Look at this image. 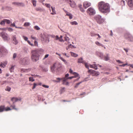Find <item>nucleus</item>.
Segmentation results:
<instances>
[{
    "mask_svg": "<svg viewBox=\"0 0 133 133\" xmlns=\"http://www.w3.org/2000/svg\"><path fill=\"white\" fill-rule=\"evenodd\" d=\"M84 62L83 60V59L82 58H78V63H82L83 64Z\"/></svg>",
    "mask_w": 133,
    "mask_h": 133,
    "instance_id": "412c9836",
    "label": "nucleus"
},
{
    "mask_svg": "<svg viewBox=\"0 0 133 133\" xmlns=\"http://www.w3.org/2000/svg\"><path fill=\"white\" fill-rule=\"evenodd\" d=\"M64 40L65 41H68V40L69 39V38L67 37H64Z\"/></svg>",
    "mask_w": 133,
    "mask_h": 133,
    "instance_id": "052dcab7",
    "label": "nucleus"
},
{
    "mask_svg": "<svg viewBox=\"0 0 133 133\" xmlns=\"http://www.w3.org/2000/svg\"><path fill=\"white\" fill-rule=\"evenodd\" d=\"M49 56V55L48 54L46 55H45L44 57V58H43V59H44L47 58Z\"/></svg>",
    "mask_w": 133,
    "mask_h": 133,
    "instance_id": "13d9d810",
    "label": "nucleus"
},
{
    "mask_svg": "<svg viewBox=\"0 0 133 133\" xmlns=\"http://www.w3.org/2000/svg\"><path fill=\"white\" fill-rule=\"evenodd\" d=\"M0 36L2 37L5 40H8L9 39L7 34L4 32L0 33Z\"/></svg>",
    "mask_w": 133,
    "mask_h": 133,
    "instance_id": "6e6552de",
    "label": "nucleus"
},
{
    "mask_svg": "<svg viewBox=\"0 0 133 133\" xmlns=\"http://www.w3.org/2000/svg\"><path fill=\"white\" fill-rule=\"evenodd\" d=\"M20 62L23 65H27L29 63V59L27 58H25L21 59Z\"/></svg>",
    "mask_w": 133,
    "mask_h": 133,
    "instance_id": "423d86ee",
    "label": "nucleus"
},
{
    "mask_svg": "<svg viewBox=\"0 0 133 133\" xmlns=\"http://www.w3.org/2000/svg\"><path fill=\"white\" fill-rule=\"evenodd\" d=\"M70 53L71 54V55L72 56L74 57H76L78 55L72 52H71Z\"/></svg>",
    "mask_w": 133,
    "mask_h": 133,
    "instance_id": "bb28decb",
    "label": "nucleus"
},
{
    "mask_svg": "<svg viewBox=\"0 0 133 133\" xmlns=\"http://www.w3.org/2000/svg\"><path fill=\"white\" fill-rule=\"evenodd\" d=\"M8 53L7 50L3 47H1L0 49V57L5 55Z\"/></svg>",
    "mask_w": 133,
    "mask_h": 133,
    "instance_id": "0eeeda50",
    "label": "nucleus"
},
{
    "mask_svg": "<svg viewBox=\"0 0 133 133\" xmlns=\"http://www.w3.org/2000/svg\"><path fill=\"white\" fill-rule=\"evenodd\" d=\"M10 107L12 108V109H13L17 110V109L15 108V105H11L10 106Z\"/></svg>",
    "mask_w": 133,
    "mask_h": 133,
    "instance_id": "864d4df0",
    "label": "nucleus"
},
{
    "mask_svg": "<svg viewBox=\"0 0 133 133\" xmlns=\"http://www.w3.org/2000/svg\"><path fill=\"white\" fill-rule=\"evenodd\" d=\"M82 82H80L78 83H77V84H76V85L75 86V88H77L78 86V85L80 84Z\"/></svg>",
    "mask_w": 133,
    "mask_h": 133,
    "instance_id": "3c124183",
    "label": "nucleus"
},
{
    "mask_svg": "<svg viewBox=\"0 0 133 133\" xmlns=\"http://www.w3.org/2000/svg\"><path fill=\"white\" fill-rule=\"evenodd\" d=\"M41 40L42 41L44 42H49V38L48 36L45 35H43L41 38Z\"/></svg>",
    "mask_w": 133,
    "mask_h": 133,
    "instance_id": "9b49d317",
    "label": "nucleus"
},
{
    "mask_svg": "<svg viewBox=\"0 0 133 133\" xmlns=\"http://www.w3.org/2000/svg\"><path fill=\"white\" fill-rule=\"evenodd\" d=\"M88 72L90 73H92L93 74V75L97 76L99 75V72H97L92 70H89Z\"/></svg>",
    "mask_w": 133,
    "mask_h": 133,
    "instance_id": "f8f14e48",
    "label": "nucleus"
},
{
    "mask_svg": "<svg viewBox=\"0 0 133 133\" xmlns=\"http://www.w3.org/2000/svg\"><path fill=\"white\" fill-rule=\"evenodd\" d=\"M18 100V99L16 97H13L11 99V101L14 103L16 102Z\"/></svg>",
    "mask_w": 133,
    "mask_h": 133,
    "instance_id": "4be33fe9",
    "label": "nucleus"
},
{
    "mask_svg": "<svg viewBox=\"0 0 133 133\" xmlns=\"http://www.w3.org/2000/svg\"><path fill=\"white\" fill-rule=\"evenodd\" d=\"M70 23L72 25H76L78 24L77 23L76 21H74L72 22H71Z\"/></svg>",
    "mask_w": 133,
    "mask_h": 133,
    "instance_id": "58836bf2",
    "label": "nucleus"
},
{
    "mask_svg": "<svg viewBox=\"0 0 133 133\" xmlns=\"http://www.w3.org/2000/svg\"><path fill=\"white\" fill-rule=\"evenodd\" d=\"M95 44L98 46H103V45L102 44L99 43L97 41L95 42Z\"/></svg>",
    "mask_w": 133,
    "mask_h": 133,
    "instance_id": "b1692460",
    "label": "nucleus"
},
{
    "mask_svg": "<svg viewBox=\"0 0 133 133\" xmlns=\"http://www.w3.org/2000/svg\"><path fill=\"white\" fill-rule=\"evenodd\" d=\"M13 42L14 44L16 45L18 43V41L16 39V37L15 36H13L12 37Z\"/></svg>",
    "mask_w": 133,
    "mask_h": 133,
    "instance_id": "f3484780",
    "label": "nucleus"
},
{
    "mask_svg": "<svg viewBox=\"0 0 133 133\" xmlns=\"http://www.w3.org/2000/svg\"><path fill=\"white\" fill-rule=\"evenodd\" d=\"M68 79L67 78L65 77H63L62 78V81L63 82H66V81Z\"/></svg>",
    "mask_w": 133,
    "mask_h": 133,
    "instance_id": "c85d7f7f",
    "label": "nucleus"
},
{
    "mask_svg": "<svg viewBox=\"0 0 133 133\" xmlns=\"http://www.w3.org/2000/svg\"><path fill=\"white\" fill-rule=\"evenodd\" d=\"M87 12L89 15H93L95 13V10L91 7L90 8L88 9Z\"/></svg>",
    "mask_w": 133,
    "mask_h": 133,
    "instance_id": "1a4fd4ad",
    "label": "nucleus"
},
{
    "mask_svg": "<svg viewBox=\"0 0 133 133\" xmlns=\"http://www.w3.org/2000/svg\"><path fill=\"white\" fill-rule=\"evenodd\" d=\"M98 7L99 11L105 14L110 11V6L109 4L104 2H99L98 3Z\"/></svg>",
    "mask_w": 133,
    "mask_h": 133,
    "instance_id": "f257e3e1",
    "label": "nucleus"
},
{
    "mask_svg": "<svg viewBox=\"0 0 133 133\" xmlns=\"http://www.w3.org/2000/svg\"><path fill=\"white\" fill-rule=\"evenodd\" d=\"M11 109L10 108L8 107L6 108L5 107V111H8L11 110Z\"/></svg>",
    "mask_w": 133,
    "mask_h": 133,
    "instance_id": "c03bdc74",
    "label": "nucleus"
},
{
    "mask_svg": "<svg viewBox=\"0 0 133 133\" xmlns=\"http://www.w3.org/2000/svg\"><path fill=\"white\" fill-rule=\"evenodd\" d=\"M5 23V22L4 19L0 23V24L1 25H4Z\"/></svg>",
    "mask_w": 133,
    "mask_h": 133,
    "instance_id": "de8ad7c7",
    "label": "nucleus"
},
{
    "mask_svg": "<svg viewBox=\"0 0 133 133\" xmlns=\"http://www.w3.org/2000/svg\"><path fill=\"white\" fill-rule=\"evenodd\" d=\"M89 66L90 68H94L95 70H97V65L96 64L90 65Z\"/></svg>",
    "mask_w": 133,
    "mask_h": 133,
    "instance_id": "a211bd4d",
    "label": "nucleus"
},
{
    "mask_svg": "<svg viewBox=\"0 0 133 133\" xmlns=\"http://www.w3.org/2000/svg\"><path fill=\"white\" fill-rule=\"evenodd\" d=\"M43 52L42 49H38L31 51V59L33 62H36L39 59V55Z\"/></svg>",
    "mask_w": 133,
    "mask_h": 133,
    "instance_id": "f03ea898",
    "label": "nucleus"
},
{
    "mask_svg": "<svg viewBox=\"0 0 133 133\" xmlns=\"http://www.w3.org/2000/svg\"><path fill=\"white\" fill-rule=\"evenodd\" d=\"M95 19L99 24H101L104 22V20L102 18L101 16L98 15L94 17Z\"/></svg>",
    "mask_w": 133,
    "mask_h": 133,
    "instance_id": "39448f33",
    "label": "nucleus"
},
{
    "mask_svg": "<svg viewBox=\"0 0 133 133\" xmlns=\"http://www.w3.org/2000/svg\"><path fill=\"white\" fill-rule=\"evenodd\" d=\"M35 10L37 11H39L41 12L43 11V10L40 7H38L36 8Z\"/></svg>",
    "mask_w": 133,
    "mask_h": 133,
    "instance_id": "a878e982",
    "label": "nucleus"
},
{
    "mask_svg": "<svg viewBox=\"0 0 133 133\" xmlns=\"http://www.w3.org/2000/svg\"><path fill=\"white\" fill-rule=\"evenodd\" d=\"M30 25V24L29 22H25L24 23V26L25 27L28 26H29Z\"/></svg>",
    "mask_w": 133,
    "mask_h": 133,
    "instance_id": "7c9ffc66",
    "label": "nucleus"
},
{
    "mask_svg": "<svg viewBox=\"0 0 133 133\" xmlns=\"http://www.w3.org/2000/svg\"><path fill=\"white\" fill-rule=\"evenodd\" d=\"M14 66H13L12 65L11 66V67L10 68V72H13L14 70Z\"/></svg>",
    "mask_w": 133,
    "mask_h": 133,
    "instance_id": "c756f323",
    "label": "nucleus"
},
{
    "mask_svg": "<svg viewBox=\"0 0 133 133\" xmlns=\"http://www.w3.org/2000/svg\"><path fill=\"white\" fill-rule=\"evenodd\" d=\"M60 58L61 59L62 61H63L65 64H67V61L64 59L62 57H60Z\"/></svg>",
    "mask_w": 133,
    "mask_h": 133,
    "instance_id": "72a5a7b5",
    "label": "nucleus"
},
{
    "mask_svg": "<svg viewBox=\"0 0 133 133\" xmlns=\"http://www.w3.org/2000/svg\"><path fill=\"white\" fill-rule=\"evenodd\" d=\"M31 38L33 39H34V40L36 39V37H35L33 36H31Z\"/></svg>",
    "mask_w": 133,
    "mask_h": 133,
    "instance_id": "774afa93",
    "label": "nucleus"
},
{
    "mask_svg": "<svg viewBox=\"0 0 133 133\" xmlns=\"http://www.w3.org/2000/svg\"><path fill=\"white\" fill-rule=\"evenodd\" d=\"M64 11L65 13H66V15L69 16V18L70 19H72V15L71 14L68 12L66 11Z\"/></svg>",
    "mask_w": 133,
    "mask_h": 133,
    "instance_id": "6ab92c4d",
    "label": "nucleus"
},
{
    "mask_svg": "<svg viewBox=\"0 0 133 133\" xmlns=\"http://www.w3.org/2000/svg\"><path fill=\"white\" fill-rule=\"evenodd\" d=\"M73 74L74 75V76L75 78L77 77H79V75L76 72H74L73 73Z\"/></svg>",
    "mask_w": 133,
    "mask_h": 133,
    "instance_id": "cd10ccee",
    "label": "nucleus"
},
{
    "mask_svg": "<svg viewBox=\"0 0 133 133\" xmlns=\"http://www.w3.org/2000/svg\"><path fill=\"white\" fill-rule=\"evenodd\" d=\"M69 83L68 82H63V84L66 85H68L69 84Z\"/></svg>",
    "mask_w": 133,
    "mask_h": 133,
    "instance_id": "49530a36",
    "label": "nucleus"
},
{
    "mask_svg": "<svg viewBox=\"0 0 133 133\" xmlns=\"http://www.w3.org/2000/svg\"><path fill=\"white\" fill-rule=\"evenodd\" d=\"M62 68V64L58 63H54L50 67L51 71L53 72H54L55 71H59L61 70Z\"/></svg>",
    "mask_w": 133,
    "mask_h": 133,
    "instance_id": "7ed1b4c3",
    "label": "nucleus"
},
{
    "mask_svg": "<svg viewBox=\"0 0 133 133\" xmlns=\"http://www.w3.org/2000/svg\"><path fill=\"white\" fill-rule=\"evenodd\" d=\"M5 66V65L3 63H1L0 64V67H1L4 68Z\"/></svg>",
    "mask_w": 133,
    "mask_h": 133,
    "instance_id": "f704fd0d",
    "label": "nucleus"
},
{
    "mask_svg": "<svg viewBox=\"0 0 133 133\" xmlns=\"http://www.w3.org/2000/svg\"><path fill=\"white\" fill-rule=\"evenodd\" d=\"M31 2L32 3L34 6L35 7L36 5V1L35 0H32L31 1Z\"/></svg>",
    "mask_w": 133,
    "mask_h": 133,
    "instance_id": "393cba45",
    "label": "nucleus"
},
{
    "mask_svg": "<svg viewBox=\"0 0 133 133\" xmlns=\"http://www.w3.org/2000/svg\"><path fill=\"white\" fill-rule=\"evenodd\" d=\"M5 110V107L3 105H1L0 106V112H2Z\"/></svg>",
    "mask_w": 133,
    "mask_h": 133,
    "instance_id": "5701e85b",
    "label": "nucleus"
},
{
    "mask_svg": "<svg viewBox=\"0 0 133 133\" xmlns=\"http://www.w3.org/2000/svg\"><path fill=\"white\" fill-rule=\"evenodd\" d=\"M11 25L12 26H15L16 28H19V29H22V27H17L16 26H15V23H14V22L13 23V24H11Z\"/></svg>",
    "mask_w": 133,
    "mask_h": 133,
    "instance_id": "c9c22d12",
    "label": "nucleus"
},
{
    "mask_svg": "<svg viewBox=\"0 0 133 133\" xmlns=\"http://www.w3.org/2000/svg\"><path fill=\"white\" fill-rule=\"evenodd\" d=\"M34 44L35 46H37L38 45V43L36 41H35L34 42Z\"/></svg>",
    "mask_w": 133,
    "mask_h": 133,
    "instance_id": "bf43d9fd",
    "label": "nucleus"
},
{
    "mask_svg": "<svg viewBox=\"0 0 133 133\" xmlns=\"http://www.w3.org/2000/svg\"><path fill=\"white\" fill-rule=\"evenodd\" d=\"M83 64H85V66L88 69H89V66L87 63L84 62Z\"/></svg>",
    "mask_w": 133,
    "mask_h": 133,
    "instance_id": "4c0bfd02",
    "label": "nucleus"
},
{
    "mask_svg": "<svg viewBox=\"0 0 133 133\" xmlns=\"http://www.w3.org/2000/svg\"><path fill=\"white\" fill-rule=\"evenodd\" d=\"M66 2L68 3L70 6L72 8L75 7L76 5L75 2L72 0H65Z\"/></svg>",
    "mask_w": 133,
    "mask_h": 133,
    "instance_id": "9d476101",
    "label": "nucleus"
},
{
    "mask_svg": "<svg viewBox=\"0 0 133 133\" xmlns=\"http://www.w3.org/2000/svg\"><path fill=\"white\" fill-rule=\"evenodd\" d=\"M61 80H62V78H56V80L55 81V82H59Z\"/></svg>",
    "mask_w": 133,
    "mask_h": 133,
    "instance_id": "2f4dec72",
    "label": "nucleus"
},
{
    "mask_svg": "<svg viewBox=\"0 0 133 133\" xmlns=\"http://www.w3.org/2000/svg\"><path fill=\"white\" fill-rule=\"evenodd\" d=\"M104 59L106 61H107L109 59V58L108 56V55L107 54V56L104 57Z\"/></svg>",
    "mask_w": 133,
    "mask_h": 133,
    "instance_id": "473e14b6",
    "label": "nucleus"
},
{
    "mask_svg": "<svg viewBox=\"0 0 133 133\" xmlns=\"http://www.w3.org/2000/svg\"><path fill=\"white\" fill-rule=\"evenodd\" d=\"M128 4L130 7H133V0H128Z\"/></svg>",
    "mask_w": 133,
    "mask_h": 133,
    "instance_id": "2eb2a0df",
    "label": "nucleus"
},
{
    "mask_svg": "<svg viewBox=\"0 0 133 133\" xmlns=\"http://www.w3.org/2000/svg\"><path fill=\"white\" fill-rule=\"evenodd\" d=\"M45 5L46 7L48 8H50V6H51V5H50V4H47V3L45 4Z\"/></svg>",
    "mask_w": 133,
    "mask_h": 133,
    "instance_id": "a19ab883",
    "label": "nucleus"
},
{
    "mask_svg": "<svg viewBox=\"0 0 133 133\" xmlns=\"http://www.w3.org/2000/svg\"><path fill=\"white\" fill-rule=\"evenodd\" d=\"M5 23H6L8 24H9L10 23V20L6 19H4Z\"/></svg>",
    "mask_w": 133,
    "mask_h": 133,
    "instance_id": "e433bc0d",
    "label": "nucleus"
},
{
    "mask_svg": "<svg viewBox=\"0 0 133 133\" xmlns=\"http://www.w3.org/2000/svg\"><path fill=\"white\" fill-rule=\"evenodd\" d=\"M33 85L34 86L32 88L33 89H34L36 88V86L37 85V84L36 83H34L33 84Z\"/></svg>",
    "mask_w": 133,
    "mask_h": 133,
    "instance_id": "603ef678",
    "label": "nucleus"
},
{
    "mask_svg": "<svg viewBox=\"0 0 133 133\" xmlns=\"http://www.w3.org/2000/svg\"><path fill=\"white\" fill-rule=\"evenodd\" d=\"M91 5L90 3L87 1H85L84 2L83 6L85 9H86Z\"/></svg>",
    "mask_w": 133,
    "mask_h": 133,
    "instance_id": "ddd939ff",
    "label": "nucleus"
},
{
    "mask_svg": "<svg viewBox=\"0 0 133 133\" xmlns=\"http://www.w3.org/2000/svg\"><path fill=\"white\" fill-rule=\"evenodd\" d=\"M12 4L18 6L23 7L24 6V4L22 3L13 2L12 3Z\"/></svg>",
    "mask_w": 133,
    "mask_h": 133,
    "instance_id": "4468645a",
    "label": "nucleus"
},
{
    "mask_svg": "<svg viewBox=\"0 0 133 133\" xmlns=\"http://www.w3.org/2000/svg\"><path fill=\"white\" fill-rule=\"evenodd\" d=\"M80 9L81 11L82 12H84L85 11L83 8H81Z\"/></svg>",
    "mask_w": 133,
    "mask_h": 133,
    "instance_id": "680f3d73",
    "label": "nucleus"
},
{
    "mask_svg": "<svg viewBox=\"0 0 133 133\" xmlns=\"http://www.w3.org/2000/svg\"><path fill=\"white\" fill-rule=\"evenodd\" d=\"M27 42L29 44L31 45V46H33L34 45L33 44H31L29 41H27Z\"/></svg>",
    "mask_w": 133,
    "mask_h": 133,
    "instance_id": "4d7b16f0",
    "label": "nucleus"
},
{
    "mask_svg": "<svg viewBox=\"0 0 133 133\" xmlns=\"http://www.w3.org/2000/svg\"><path fill=\"white\" fill-rule=\"evenodd\" d=\"M34 28L35 29L37 30H39L40 29V28L37 25L35 26Z\"/></svg>",
    "mask_w": 133,
    "mask_h": 133,
    "instance_id": "37998d69",
    "label": "nucleus"
},
{
    "mask_svg": "<svg viewBox=\"0 0 133 133\" xmlns=\"http://www.w3.org/2000/svg\"><path fill=\"white\" fill-rule=\"evenodd\" d=\"M16 56H17L16 54V53H14V54L13 56V58H15L16 57Z\"/></svg>",
    "mask_w": 133,
    "mask_h": 133,
    "instance_id": "69168bd1",
    "label": "nucleus"
},
{
    "mask_svg": "<svg viewBox=\"0 0 133 133\" xmlns=\"http://www.w3.org/2000/svg\"><path fill=\"white\" fill-rule=\"evenodd\" d=\"M124 37L125 39L130 42H133V37L129 33H126L124 34Z\"/></svg>",
    "mask_w": 133,
    "mask_h": 133,
    "instance_id": "20e7f679",
    "label": "nucleus"
},
{
    "mask_svg": "<svg viewBox=\"0 0 133 133\" xmlns=\"http://www.w3.org/2000/svg\"><path fill=\"white\" fill-rule=\"evenodd\" d=\"M22 37L25 40V41H28V38L27 37H25L24 36H23Z\"/></svg>",
    "mask_w": 133,
    "mask_h": 133,
    "instance_id": "5fc2aeb1",
    "label": "nucleus"
},
{
    "mask_svg": "<svg viewBox=\"0 0 133 133\" xmlns=\"http://www.w3.org/2000/svg\"><path fill=\"white\" fill-rule=\"evenodd\" d=\"M11 89V88L10 87H7L5 90L8 91H10Z\"/></svg>",
    "mask_w": 133,
    "mask_h": 133,
    "instance_id": "79ce46f5",
    "label": "nucleus"
},
{
    "mask_svg": "<svg viewBox=\"0 0 133 133\" xmlns=\"http://www.w3.org/2000/svg\"><path fill=\"white\" fill-rule=\"evenodd\" d=\"M53 37L54 38V39L56 40H57L58 39L59 40V37L57 35L56 36H54V37Z\"/></svg>",
    "mask_w": 133,
    "mask_h": 133,
    "instance_id": "ea45409f",
    "label": "nucleus"
},
{
    "mask_svg": "<svg viewBox=\"0 0 133 133\" xmlns=\"http://www.w3.org/2000/svg\"><path fill=\"white\" fill-rule=\"evenodd\" d=\"M127 65V63H126L125 64H123L122 65H120V66H123V67H124V66H125Z\"/></svg>",
    "mask_w": 133,
    "mask_h": 133,
    "instance_id": "338daca9",
    "label": "nucleus"
},
{
    "mask_svg": "<svg viewBox=\"0 0 133 133\" xmlns=\"http://www.w3.org/2000/svg\"><path fill=\"white\" fill-rule=\"evenodd\" d=\"M116 61L117 62L119 63H123V62L119 60H116Z\"/></svg>",
    "mask_w": 133,
    "mask_h": 133,
    "instance_id": "0e129e2a",
    "label": "nucleus"
},
{
    "mask_svg": "<svg viewBox=\"0 0 133 133\" xmlns=\"http://www.w3.org/2000/svg\"><path fill=\"white\" fill-rule=\"evenodd\" d=\"M34 79H33V78L32 77H30L29 78V81L33 82L34 81Z\"/></svg>",
    "mask_w": 133,
    "mask_h": 133,
    "instance_id": "09e8293b",
    "label": "nucleus"
},
{
    "mask_svg": "<svg viewBox=\"0 0 133 133\" xmlns=\"http://www.w3.org/2000/svg\"><path fill=\"white\" fill-rule=\"evenodd\" d=\"M31 70V69L29 68L28 69H22L21 70V72H26L30 71Z\"/></svg>",
    "mask_w": 133,
    "mask_h": 133,
    "instance_id": "dca6fc26",
    "label": "nucleus"
},
{
    "mask_svg": "<svg viewBox=\"0 0 133 133\" xmlns=\"http://www.w3.org/2000/svg\"><path fill=\"white\" fill-rule=\"evenodd\" d=\"M42 86L43 87L46 88H48L49 87V86H48L45 85L43 84L42 85Z\"/></svg>",
    "mask_w": 133,
    "mask_h": 133,
    "instance_id": "6e6d98bb",
    "label": "nucleus"
},
{
    "mask_svg": "<svg viewBox=\"0 0 133 133\" xmlns=\"http://www.w3.org/2000/svg\"><path fill=\"white\" fill-rule=\"evenodd\" d=\"M51 9L52 12L51 13V14L52 15H55L56 14V12L55 10V8H53L52 7H51Z\"/></svg>",
    "mask_w": 133,
    "mask_h": 133,
    "instance_id": "aec40b11",
    "label": "nucleus"
},
{
    "mask_svg": "<svg viewBox=\"0 0 133 133\" xmlns=\"http://www.w3.org/2000/svg\"><path fill=\"white\" fill-rule=\"evenodd\" d=\"M62 36L61 35L60 36V37H59V41H60V42H61L63 41V39H62Z\"/></svg>",
    "mask_w": 133,
    "mask_h": 133,
    "instance_id": "8fccbe9b",
    "label": "nucleus"
},
{
    "mask_svg": "<svg viewBox=\"0 0 133 133\" xmlns=\"http://www.w3.org/2000/svg\"><path fill=\"white\" fill-rule=\"evenodd\" d=\"M69 72L71 74H73V73L74 72H73V71L71 69H70L69 70Z\"/></svg>",
    "mask_w": 133,
    "mask_h": 133,
    "instance_id": "e2e57ef3",
    "label": "nucleus"
},
{
    "mask_svg": "<svg viewBox=\"0 0 133 133\" xmlns=\"http://www.w3.org/2000/svg\"><path fill=\"white\" fill-rule=\"evenodd\" d=\"M90 35L91 36H94L97 35V34H96L93 32H91L90 33Z\"/></svg>",
    "mask_w": 133,
    "mask_h": 133,
    "instance_id": "a18cd8bd",
    "label": "nucleus"
}]
</instances>
